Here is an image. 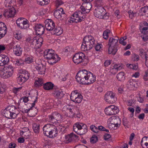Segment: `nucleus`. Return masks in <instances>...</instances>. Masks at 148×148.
Returning a JSON list of instances; mask_svg holds the SVG:
<instances>
[{
    "label": "nucleus",
    "mask_w": 148,
    "mask_h": 148,
    "mask_svg": "<svg viewBox=\"0 0 148 148\" xmlns=\"http://www.w3.org/2000/svg\"><path fill=\"white\" fill-rule=\"evenodd\" d=\"M76 79L77 82L81 84H90L95 81L96 77L90 72L83 70L78 72L76 75Z\"/></svg>",
    "instance_id": "1"
},
{
    "label": "nucleus",
    "mask_w": 148,
    "mask_h": 148,
    "mask_svg": "<svg viewBox=\"0 0 148 148\" xmlns=\"http://www.w3.org/2000/svg\"><path fill=\"white\" fill-rule=\"evenodd\" d=\"M44 55L45 58L48 60V63L51 65L55 64L60 59L59 56L54 53V50L51 49L46 50Z\"/></svg>",
    "instance_id": "2"
},
{
    "label": "nucleus",
    "mask_w": 148,
    "mask_h": 148,
    "mask_svg": "<svg viewBox=\"0 0 148 148\" xmlns=\"http://www.w3.org/2000/svg\"><path fill=\"white\" fill-rule=\"evenodd\" d=\"M4 116L10 119H15L19 114L17 108L14 106L8 107L4 110Z\"/></svg>",
    "instance_id": "3"
},
{
    "label": "nucleus",
    "mask_w": 148,
    "mask_h": 148,
    "mask_svg": "<svg viewBox=\"0 0 148 148\" xmlns=\"http://www.w3.org/2000/svg\"><path fill=\"white\" fill-rule=\"evenodd\" d=\"M43 130L44 134L50 138L56 136L55 134H56L57 132L56 127L50 124L45 125L43 128Z\"/></svg>",
    "instance_id": "4"
},
{
    "label": "nucleus",
    "mask_w": 148,
    "mask_h": 148,
    "mask_svg": "<svg viewBox=\"0 0 148 148\" xmlns=\"http://www.w3.org/2000/svg\"><path fill=\"white\" fill-rule=\"evenodd\" d=\"M73 130L78 134L82 135L87 132V127L86 125L82 123H77L73 125Z\"/></svg>",
    "instance_id": "5"
},
{
    "label": "nucleus",
    "mask_w": 148,
    "mask_h": 148,
    "mask_svg": "<svg viewBox=\"0 0 148 148\" xmlns=\"http://www.w3.org/2000/svg\"><path fill=\"white\" fill-rule=\"evenodd\" d=\"M85 17V15L84 13L81 11L77 10L71 15L70 21L72 22H80L83 21Z\"/></svg>",
    "instance_id": "6"
},
{
    "label": "nucleus",
    "mask_w": 148,
    "mask_h": 148,
    "mask_svg": "<svg viewBox=\"0 0 148 148\" xmlns=\"http://www.w3.org/2000/svg\"><path fill=\"white\" fill-rule=\"evenodd\" d=\"M27 97H23L20 99V102H24L25 103L29 101H31L33 103L30 104L32 106H34L35 103L37 101V97L32 92H30L27 93Z\"/></svg>",
    "instance_id": "7"
},
{
    "label": "nucleus",
    "mask_w": 148,
    "mask_h": 148,
    "mask_svg": "<svg viewBox=\"0 0 148 148\" xmlns=\"http://www.w3.org/2000/svg\"><path fill=\"white\" fill-rule=\"evenodd\" d=\"M108 126L110 129H116L121 124L120 119L118 117L112 116L108 120Z\"/></svg>",
    "instance_id": "8"
},
{
    "label": "nucleus",
    "mask_w": 148,
    "mask_h": 148,
    "mask_svg": "<svg viewBox=\"0 0 148 148\" xmlns=\"http://www.w3.org/2000/svg\"><path fill=\"white\" fill-rule=\"evenodd\" d=\"M13 71V67L9 65L0 71V76L3 78H7L12 76Z\"/></svg>",
    "instance_id": "9"
},
{
    "label": "nucleus",
    "mask_w": 148,
    "mask_h": 148,
    "mask_svg": "<svg viewBox=\"0 0 148 148\" xmlns=\"http://www.w3.org/2000/svg\"><path fill=\"white\" fill-rule=\"evenodd\" d=\"M16 23L18 27L20 29H26L29 27V23L28 21L24 18H18L16 21Z\"/></svg>",
    "instance_id": "10"
},
{
    "label": "nucleus",
    "mask_w": 148,
    "mask_h": 148,
    "mask_svg": "<svg viewBox=\"0 0 148 148\" xmlns=\"http://www.w3.org/2000/svg\"><path fill=\"white\" fill-rule=\"evenodd\" d=\"M116 99L115 93L112 91H108L105 95L104 100L107 103H114L115 102Z\"/></svg>",
    "instance_id": "11"
},
{
    "label": "nucleus",
    "mask_w": 148,
    "mask_h": 148,
    "mask_svg": "<svg viewBox=\"0 0 148 148\" xmlns=\"http://www.w3.org/2000/svg\"><path fill=\"white\" fill-rule=\"evenodd\" d=\"M71 100L75 103H79L82 101L83 97L80 93L78 92L77 90L73 91L70 96Z\"/></svg>",
    "instance_id": "12"
},
{
    "label": "nucleus",
    "mask_w": 148,
    "mask_h": 148,
    "mask_svg": "<svg viewBox=\"0 0 148 148\" xmlns=\"http://www.w3.org/2000/svg\"><path fill=\"white\" fill-rule=\"evenodd\" d=\"M104 111L107 115L110 116L117 114L119 112V110L116 106L112 105L106 107Z\"/></svg>",
    "instance_id": "13"
},
{
    "label": "nucleus",
    "mask_w": 148,
    "mask_h": 148,
    "mask_svg": "<svg viewBox=\"0 0 148 148\" xmlns=\"http://www.w3.org/2000/svg\"><path fill=\"white\" fill-rule=\"evenodd\" d=\"M29 77L30 74L27 71H23L17 77V82L19 84H22L29 79Z\"/></svg>",
    "instance_id": "14"
},
{
    "label": "nucleus",
    "mask_w": 148,
    "mask_h": 148,
    "mask_svg": "<svg viewBox=\"0 0 148 148\" xmlns=\"http://www.w3.org/2000/svg\"><path fill=\"white\" fill-rule=\"evenodd\" d=\"M86 58V56L83 52H79L75 54L73 58V60L75 64H78L84 61Z\"/></svg>",
    "instance_id": "15"
},
{
    "label": "nucleus",
    "mask_w": 148,
    "mask_h": 148,
    "mask_svg": "<svg viewBox=\"0 0 148 148\" xmlns=\"http://www.w3.org/2000/svg\"><path fill=\"white\" fill-rule=\"evenodd\" d=\"M97 7L94 11V15L97 18H103L106 14L105 10L101 6Z\"/></svg>",
    "instance_id": "16"
},
{
    "label": "nucleus",
    "mask_w": 148,
    "mask_h": 148,
    "mask_svg": "<svg viewBox=\"0 0 148 148\" xmlns=\"http://www.w3.org/2000/svg\"><path fill=\"white\" fill-rule=\"evenodd\" d=\"M54 14L56 18L60 20H63L66 16L65 11L62 8L56 10L54 12Z\"/></svg>",
    "instance_id": "17"
},
{
    "label": "nucleus",
    "mask_w": 148,
    "mask_h": 148,
    "mask_svg": "<svg viewBox=\"0 0 148 148\" xmlns=\"http://www.w3.org/2000/svg\"><path fill=\"white\" fill-rule=\"evenodd\" d=\"M87 38L86 36H85L83 39V42L82 44L81 49V50L83 51H86L89 50L92 47L93 45L94 44H92L91 45L90 43V41H87Z\"/></svg>",
    "instance_id": "18"
},
{
    "label": "nucleus",
    "mask_w": 148,
    "mask_h": 148,
    "mask_svg": "<svg viewBox=\"0 0 148 148\" xmlns=\"http://www.w3.org/2000/svg\"><path fill=\"white\" fill-rule=\"evenodd\" d=\"M6 11L4 13V16L7 18L13 17L16 14V10L14 7L12 6Z\"/></svg>",
    "instance_id": "19"
},
{
    "label": "nucleus",
    "mask_w": 148,
    "mask_h": 148,
    "mask_svg": "<svg viewBox=\"0 0 148 148\" xmlns=\"http://www.w3.org/2000/svg\"><path fill=\"white\" fill-rule=\"evenodd\" d=\"M50 122H55V120L60 121L62 119V116L57 112H55L49 116Z\"/></svg>",
    "instance_id": "20"
},
{
    "label": "nucleus",
    "mask_w": 148,
    "mask_h": 148,
    "mask_svg": "<svg viewBox=\"0 0 148 148\" xmlns=\"http://www.w3.org/2000/svg\"><path fill=\"white\" fill-rule=\"evenodd\" d=\"M92 7L91 4L90 2H84L80 7L82 12L84 14L88 13Z\"/></svg>",
    "instance_id": "21"
},
{
    "label": "nucleus",
    "mask_w": 148,
    "mask_h": 148,
    "mask_svg": "<svg viewBox=\"0 0 148 148\" xmlns=\"http://www.w3.org/2000/svg\"><path fill=\"white\" fill-rule=\"evenodd\" d=\"M43 42L42 38L40 37H36L33 38L32 40V45L35 46L37 48H39L41 46Z\"/></svg>",
    "instance_id": "22"
},
{
    "label": "nucleus",
    "mask_w": 148,
    "mask_h": 148,
    "mask_svg": "<svg viewBox=\"0 0 148 148\" xmlns=\"http://www.w3.org/2000/svg\"><path fill=\"white\" fill-rule=\"evenodd\" d=\"M76 108L75 107H72L69 105L64 106L62 108V110L64 111H68L70 112V116H73L75 115V109Z\"/></svg>",
    "instance_id": "23"
},
{
    "label": "nucleus",
    "mask_w": 148,
    "mask_h": 148,
    "mask_svg": "<svg viewBox=\"0 0 148 148\" xmlns=\"http://www.w3.org/2000/svg\"><path fill=\"white\" fill-rule=\"evenodd\" d=\"M45 27L47 30L51 31L53 30L55 25L53 21L50 19H47L45 21Z\"/></svg>",
    "instance_id": "24"
},
{
    "label": "nucleus",
    "mask_w": 148,
    "mask_h": 148,
    "mask_svg": "<svg viewBox=\"0 0 148 148\" xmlns=\"http://www.w3.org/2000/svg\"><path fill=\"white\" fill-rule=\"evenodd\" d=\"M20 134L24 138L28 139L30 137V133L28 128H25L21 131Z\"/></svg>",
    "instance_id": "25"
},
{
    "label": "nucleus",
    "mask_w": 148,
    "mask_h": 148,
    "mask_svg": "<svg viewBox=\"0 0 148 148\" xmlns=\"http://www.w3.org/2000/svg\"><path fill=\"white\" fill-rule=\"evenodd\" d=\"M7 32L6 25L2 22H0V39L3 37Z\"/></svg>",
    "instance_id": "26"
},
{
    "label": "nucleus",
    "mask_w": 148,
    "mask_h": 148,
    "mask_svg": "<svg viewBox=\"0 0 148 148\" xmlns=\"http://www.w3.org/2000/svg\"><path fill=\"white\" fill-rule=\"evenodd\" d=\"M53 96L55 97L58 99H61L64 96L63 92L62 90L58 88L54 90L53 93Z\"/></svg>",
    "instance_id": "27"
},
{
    "label": "nucleus",
    "mask_w": 148,
    "mask_h": 148,
    "mask_svg": "<svg viewBox=\"0 0 148 148\" xmlns=\"http://www.w3.org/2000/svg\"><path fill=\"white\" fill-rule=\"evenodd\" d=\"M35 68L38 71V73L40 75H44L45 74L46 67L42 66L41 64H36Z\"/></svg>",
    "instance_id": "28"
},
{
    "label": "nucleus",
    "mask_w": 148,
    "mask_h": 148,
    "mask_svg": "<svg viewBox=\"0 0 148 148\" xmlns=\"http://www.w3.org/2000/svg\"><path fill=\"white\" fill-rule=\"evenodd\" d=\"M9 58L6 56L0 55V66H3L7 64L9 62Z\"/></svg>",
    "instance_id": "29"
},
{
    "label": "nucleus",
    "mask_w": 148,
    "mask_h": 148,
    "mask_svg": "<svg viewBox=\"0 0 148 148\" xmlns=\"http://www.w3.org/2000/svg\"><path fill=\"white\" fill-rule=\"evenodd\" d=\"M35 30L38 35L42 34L44 32L45 28L43 26L40 24H37L35 25Z\"/></svg>",
    "instance_id": "30"
},
{
    "label": "nucleus",
    "mask_w": 148,
    "mask_h": 148,
    "mask_svg": "<svg viewBox=\"0 0 148 148\" xmlns=\"http://www.w3.org/2000/svg\"><path fill=\"white\" fill-rule=\"evenodd\" d=\"M77 138L78 136L73 133L66 136L65 138L67 143L75 141Z\"/></svg>",
    "instance_id": "31"
},
{
    "label": "nucleus",
    "mask_w": 148,
    "mask_h": 148,
    "mask_svg": "<svg viewBox=\"0 0 148 148\" xmlns=\"http://www.w3.org/2000/svg\"><path fill=\"white\" fill-rule=\"evenodd\" d=\"M140 29L141 30V33L144 34H148V23L144 22L140 25Z\"/></svg>",
    "instance_id": "32"
},
{
    "label": "nucleus",
    "mask_w": 148,
    "mask_h": 148,
    "mask_svg": "<svg viewBox=\"0 0 148 148\" xmlns=\"http://www.w3.org/2000/svg\"><path fill=\"white\" fill-rule=\"evenodd\" d=\"M13 51L16 55L19 56L22 53V49L19 45H16L14 46L13 48Z\"/></svg>",
    "instance_id": "33"
},
{
    "label": "nucleus",
    "mask_w": 148,
    "mask_h": 148,
    "mask_svg": "<svg viewBox=\"0 0 148 148\" xmlns=\"http://www.w3.org/2000/svg\"><path fill=\"white\" fill-rule=\"evenodd\" d=\"M119 38H117L116 39H114L113 38H110L109 39L108 44L109 46H115L117 47V43Z\"/></svg>",
    "instance_id": "34"
},
{
    "label": "nucleus",
    "mask_w": 148,
    "mask_h": 148,
    "mask_svg": "<svg viewBox=\"0 0 148 148\" xmlns=\"http://www.w3.org/2000/svg\"><path fill=\"white\" fill-rule=\"evenodd\" d=\"M137 82L136 81H135V80L132 79H130L127 82V86L128 87H137L138 86Z\"/></svg>",
    "instance_id": "35"
},
{
    "label": "nucleus",
    "mask_w": 148,
    "mask_h": 148,
    "mask_svg": "<svg viewBox=\"0 0 148 148\" xmlns=\"http://www.w3.org/2000/svg\"><path fill=\"white\" fill-rule=\"evenodd\" d=\"M54 29L51 32L52 34L58 36L61 35L62 33V30L60 27H56L54 28Z\"/></svg>",
    "instance_id": "36"
},
{
    "label": "nucleus",
    "mask_w": 148,
    "mask_h": 148,
    "mask_svg": "<svg viewBox=\"0 0 148 148\" xmlns=\"http://www.w3.org/2000/svg\"><path fill=\"white\" fill-rule=\"evenodd\" d=\"M117 47L115 46H109L108 48L109 53L114 55L117 51Z\"/></svg>",
    "instance_id": "37"
},
{
    "label": "nucleus",
    "mask_w": 148,
    "mask_h": 148,
    "mask_svg": "<svg viewBox=\"0 0 148 148\" xmlns=\"http://www.w3.org/2000/svg\"><path fill=\"white\" fill-rule=\"evenodd\" d=\"M15 1V0H5L4 2L5 6L8 8L14 6Z\"/></svg>",
    "instance_id": "38"
},
{
    "label": "nucleus",
    "mask_w": 148,
    "mask_h": 148,
    "mask_svg": "<svg viewBox=\"0 0 148 148\" xmlns=\"http://www.w3.org/2000/svg\"><path fill=\"white\" fill-rule=\"evenodd\" d=\"M54 85L51 82H47L43 85V88L47 90H49L53 89Z\"/></svg>",
    "instance_id": "39"
},
{
    "label": "nucleus",
    "mask_w": 148,
    "mask_h": 148,
    "mask_svg": "<svg viewBox=\"0 0 148 148\" xmlns=\"http://www.w3.org/2000/svg\"><path fill=\"white\" fill-rule=\"evenodd\" d=\"M43 83V79L41 78H37L34 82V85L36 87H38L41 86Z\"/></svg>",
    "instance_id": "40"
},
{
    "label": "nucleus",
    "mask_w": 148,
    "mask_h": 148,
    "mask_svg": "<svg viewBox=\"0 0 148 148\" xmlns=\"http://www.w3.org/2000/svg\"><path fill=\"white\" fill-rule=\"evenodd\" d=\"M125 73L123 72L119 73L116 75V77L119 81H123L125 79Z\"/></svg>",
    "instance_id": "41"
},
{
    "label": "nucleus",
    "mask_w": 148,
    "mask_h": 148,
    "mask_svg": "<svg viewBox=\"0 0 148 148\" xmlns=\"http://www.w3.org/2000/svg\"><path fill=\"white\" fill-rule=\"evenodd\" d=\"M139 12L141 13L142 15H144L146 14L148 15V7L145 6L140 8L139 10Z\"/></svg>",
    "instance_id": "42"
},
{
    "label": "nucleus",
    "mask_w": 148,
    "mask_h": 148,
    "mask_svg": "<svg viewBox=\"0 0 148 148\" xmlns=\"http://www.w3.org/2000/svg\"><path fill=\"white\" fill-rule=\"evenodd\" d=\"M126 66L128 68L135 70H137L138 68V65L136 64H126Z\"/></svg>",
    "instance_id": "43"
},
{
    "label": "nucleus",
    "mask_w": 148,
    "mask_h": 148,
    "mask_svg": "<svg viewBox=\"0 0 148 148\" xmlns=\"http://www.w3.org/2000/svg\"><path fill=\"white\" fill-rule=\"evenodd\" d=\"M33 128L34 132L36 133H38L39 132V125L37 123H34L33 125Z\"/></svg>",
    "instance_id": "44"
},
{
    "label": "nucleus",
    "mask_w": 148,
    "mask_h": 148,
    "mask_svg": "<svg viewBox=\"0 0 148 148\" xmlns=\"http://www.w3.org/2000/svg\"><path fill=\"white\" fill-rule=\"evenodd\" d=\"M86 37L87 39L86 40L87 42L89 41H90V43L91 45L92 44H94L95 43V40L94 38L92 36H86Z\"/></svg>",
    "instance_id": "45"
},
{
    "label": "nucleus",
    "mask_w": 148,
    "mask_h": 148,
    "mask_svg": "<svg viewBox=\"0 0 148 148\" xmlns=\"http://www.w3.org/2000/svg\"><path fill=\"white\" fill-rule=\"evenodd\" d=\"M94 3L96 6H102L104 4V0H95Z\"/></svg>",
    "instance_id": "46"
},
{
    "label": "nucleus",
    "mask_w": 148,
    "mask_h": 148,
    "mask_svg": "<svg viewBox=\"0 0 148 148\" xmlns=\"http://www.w3.org/2000/svg\"><path fill=\"white\" fill-rule=\"evenodd\" d=\"M14 37L17 40L21 39L22 37V34L20 31H18L16 32H15L14 34Z\"/></svg>",
    "instance_id": "47"
},
{
    "label": "nucleus",
    "mask_w": 148,
    "mask_h": 148,
    "mask_svg": "<svg viewBox=\"0 0 148 148\" xmlns=\"http://www.w3.org/2000/svg\"><path fill=\"white\" fill-rule=\"evenodd\" d=\"M110 33V31L108 29H107L103 33V36L104 38L105 39H108L109 35Z\"/></svg>",
    "instance_id": "48"
},
{
    "label": "nucleus",
    "mask_w": 148,
    "mask_h": 148,
    "mask_svg": "<svg viewBox=\"0 0 148 148\" xmlns=\"http://www.w3.org/2000/svg\"><path fill=\"white\" fill-rule=\"evenodd\" d=\"M68 74L67 73L62 74L60 77V79L62 81H65L68 78Z\"/></svg>",
    "instance_id": "49"
},
{
    "label": "nucleus",
    "mask_w": 148,
    "mask_h": 148,
    "mask_svg": "<svg viewBox=\"0 0 148 148\" xmlns=\"http://www.w3.org/2000/svg\"><path fill=\"white\" fill-rule=\"evenodd\" d=\"M13 63L16 66H20L23 64V61L21 59H18L13 61Z\"/></svg>",
    "instance_id": "50"
},
{
    "label": "nucleus",
    "mask_w": 148,
    "mask_h": 148,
    "mask_svg": "<svg viewBox=\"0 0 148 148\" xmlns=\"http://www.w3.org/2000/svg\"><path fill=\"white\" fill-rule=\"evenodd\" d=\"M98 140V138L95 135H93L90 139V141L92 143H96Z\"/></svg>",
    "instance_id": "51"
},
{
    "label": "nucleus",
    "mask_w": 148,
    "mask_h": 148,
    "mask_svg": "<svg viewBox=\"0 0 148 148\" xmlns=\"http://www.w3.org/2000/svg\"><path fill=\"white\" fill-rule=\"evenodd\" d=\"M33 60V59L32 57H29L25 59V62L26 63L29 64L32 62Z\"/></svg>",
    "instance_id": "52"
},
{
    "label": "nucleus",
    "mask_w": 148,
    "mask_h": 148,
    "mask_svg": "<svg viewBox=\"0 0 148 148\" xmlns=\"http://www.w3.org/2000/svg\"><path fill=\"white\" fill-rule=\"evenodd\" d=\"M111 66L112 67L115 69H116L117 71L118 70H120L122 68L121 65L120 64H112Z\"/></svg>",
    "instance_id": "53"
},
{
    "label": "nucleus",
    "mask_w": 148,
    "mask_h": 148,
    "mask_svg": "<svg viewBox=\"0 0 148 148\" xmlns=\"http://www.w3.org/2000/svg\"><path fill=\"white\" fill-rule=\"evenodd\" d=\"M90 127L92 131L95 133H97L99 132V129L94 125H91Z\"/></svg>",
    "instance_id": "54"
},
{
    "label": "nucleus",
    "mask_w": 148,
    "mask_h": 148,
    "mask_svg": "<svg viewBox=\"0 0 148 148\" xmlns=\"http://www.w3.org/2000/svg\"><path fill=\"white\" fill-rule=\"evenodd\" d=\"M137 100L140 103H143L144 101V97L143 96L139 95L137 97Z\"/></svg>",
    "instance_id": "55"
},
{
    "label": "nucleus",
    "mask_w": 148,
    "mask_h": 148,
    "mask_svg": "<svg viewBox=\"0 0 148 148\" xmlns=\"http://www.w3.org/2000/svg\"><path fill=\"white\" fill-rule=\"evenodd\" d=\"M132 60L133 61H137L139 60V57L138 55L134 54L132 56Z\"/></svg>",
    "instance_id": "56"
},
{
    "label": "nucleus",
    "mask_w": 148,
    "mask_h": 148,
    "mask_svg": "<svg viewBox=\"0 0 148 148\" xmlns=\"http://www.w3.org/2000/svg\"><path fill=\"white\" fill-rule=\"evenodd\" d=\"M135 1L142 5H144L146 2V0H135Z\"/></svg>",
    "instance_id": "57"
},
{
    "label": "nucleus",
    "mask_w": 148,
    "mask_h": 148,
    "mask_svg": "<svg viewBox=\"0 0 148 148\" xmlns=\"http://www.w3.org/2000/svg\"><path fill=\"white\" fill-rule=\"evenodd\" d=\"M109 72L111 74H114L117 72V71L111 66Z\"/></svg>",
    "instance_id": "58"
},
{
    "label": "nucleus",
    "mask_w": 148,
    "mask_h": 148,
    "mask_svg": "<svg viewBox=\"0 0 148 148\" xmlns=\"http://www.w3.org/2000/svg\"><path fill=\"white\" fill-rule=\"evenodd\" d=\"M22 88V87L18 88H13V91L15 94H17L20 91Z\"/></svg>",
    "instance_id": "59"
},
{
    "label": "nucleus",
    "mask_w": 148,
    "mask_h": 148,
    "mask_svg": "<svg viewBox=\"0 0 148 148\" xmlns=\"http://www.w3.org/2000/svg\"><path fill=\"white\" fill-rule=\"evenodd\" d=\"M145 142V143L148 142V137H143L141 141V144L143 145V143Z\"/></svg>",
    "instance_id": "60"
},
{
    "label": "nucleus",
    "mask_w": 148,
    "mask_h": 148,
    "mask_svg": "<svg viewBox=\"0 0 148 148\" xmlns=\"http://www.w3.org/2000/svg\"><path fill=\"white\" fill-rule=\"evenodd\" d=\"M143 79L145 81L148 80V71H145V74L143 77Z\"/></svg>",
    "instance_id": "61"
},
{
    "label": "nucleus",
    "mask_w": 148,
    "mask_h": 148,
    "mask_svg": "<svg viewBox=\"0 0 148 148\" xmlns=\"http://www.w3.org/2000/svg\"><path fill=\"white\" fill-rule=\"evenodd\" d=\"M102 45L101 44H98L95 46V49L96 51H100L102 48Z\"/></svg>",
    "instance_id": "62"
},
{
    "label": "nucleus",
    "mask_w": 148,
    "mask_h": 148,
    "mask_svg": "<svg viewBox=\"0 0 148 148\" xmlns=\"http://www.w3.org/2000/svg\"><path fill=\"white\" fill-rule=\"evenodd\" d=\"M111 137V136L110 135L108 134H106L104 135L103 138L105 140H108Z\"/></svg>",
    "instance_id": "63"
},
{
    "label": "nucleus",
    "mask_w": 148,
    "mask_h": 148,
    "mask_svg": "<svg viewBox=\"0 0 148 148\" xmlns=\"http://www.w3.org/2000/svg\"><path fill=\"white\" fill-rule=\"evenodd\" d=\"M111 63V61L110 60H106L104 63V65L106 67L110 65Z\"/></svg>",
    "instance_id": "64"
}]
</instances>
